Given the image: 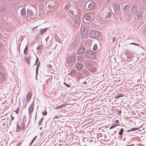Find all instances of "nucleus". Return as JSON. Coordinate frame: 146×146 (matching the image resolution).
Masks as SVG:
<instances>
[{"mask_svg": "<svg viewBox=\"0 0 146 146\" xmlns=\"http://www.w3.org/2000/svg\"><path fill=\"white\" fill-rule=\"evenodd\" d=\"M92 13H87L86 14L84 17V19H85L86 22H90L92 19Z\"/></svg>", "mask_w": 146, "mask_h": 146, "instance_id": "nucleus-1", "label": "nucleus"}, {"mask_svg": "<svg viewBox=\"0 0 146 146\" xmlns=\"http://www.w3.org/2000/svg\"><path fill=\"white\" fill-rule=\"evenodd\" d=\"M75 57L74 56H70L67 60V63L69 64H73L75 62Z\"/></svg>", "mask_w": 146, "mask_h": 146, "instance_id": "nucleus-2", "label": "nucleus"}, {"mask_svg": "<svg viewBox=\"0 0 146 146\" xmlns=\"http://www.w3.org/2000/svg\"><path fill=\"white\" fill-rule=\"evenodd\" d=\"M88 30L87 29H84L82 32H81V35L82 38H85L88 37Z\"/></svg>", "mask_w": 146, "mask_h": 146, "instance_id": "nucleus-3", "label": "nucleus"}, {"mask_svg": "<svg viewBox=\"0 0 146 146\" xmlns=\"http://www.w3.org/2000/svg\"><path fill=\"white\" fill-rule=\"evenodd\" d=\"M87 56L90 58L94 59L95 57V53L92 51H88L87 54Z\"/></svg>", "mask_w": 146, "mask_h": 146, "instance_id": "nucleus-4", "label": "nucleus"}, {"mask_svg": "<svg viewBox=\"0 0 146 146\" xmlns=\"http://www.w3.org/2000/svg\"><path fill=\"white\" fill-rule=\"evenodd\" d=\"M99 34V33L98 31H93L91 33L90 35L92 38H96L98 36Z\"/></svg>", "mask_w": 146, "mask_h": 146, "instance_id": "nucleus-5", "label": "nucleus"}, {"mask_svg": "<svg viewBox=\"0 0 146 146\" xmlns=\"http://www.w3.org/2000/svg\"><path fill=\"white\" fill-rule=\"evenodd\" d=\"M34 107V103L32 102L31 104L30 105L29 107V113L31 115L32 114V113L33 110V109Z\"/></svg>", "mask_w": 146, "mask_h": 146, "instance_id": "nucleus-6", "label": "nucleus"}, {"mask_svg": "<svg viewBox=\"0 0 146 146\" xmlns=\"http://www.w3.org/2000/svg\"><path fill=\"white\" fill-rule=\"evenodd\" d=\"M124 54L127 56V57L128 58H132L133 56V53L129 51H126L124 53Z\"/></svg>", "mask_w": 146, "mask_h": 146, "instance_id": "nucleus-7", "label": "nucleus"}, {"mask_svg": "<svg viewBox=\"0 0 146 146\" xmlns=\"http://www.w3.org/2000/svg\"><path fill=\"white\" fill-rule=\"evenodd\" d=\"M32 93L31 92H29L27 94L26 98V101L28 102L30 100L32 96Z\"/></svg>", "mask_w": 146, "mask_h": 146, "instance_id": "nucleus-8", "label": "nucleus"}, {"mask_svg": "<svg viewBox=\"0 0 146 146\" xmlns=\"http://www.w3.org/2000/svg\"><path fill=\"white\" fill-rule=\"evenodd\" d=\"M96 6V4L95 2L93 1L91 2L88 5V8L90 9H94Z\"/></svg>", "mask_w": 146, "mask_h": 146, "instance_id": "nucleus-9", "label": "nucleus"}, {"mask_svg": "<svg viewBox=\"0 0 146 146\" xmlns=\"http://www.w3.org/2000/svg\"><path fill=\"white\" fill-rule=\"evenodd\" d=\"M84 48L82 47L80 48L77 51V54H82L85 51Z\"/></svg>", "mask_w": 146, "mask_h": 146, "instance_id": "nucleus-10", "label": "nucleus"}, {"mask_svg": "<svg viewBox=\"0 0 146 146\" xmlns=\"http://www.w3.org/2000/svg\"><path fill=\"white\" fill-rule=\"evenodd\" d=\"M76 66L77 67V69L78 70H80L82 69L83 67L82 64L79 62H78L76 64Z\"/></svg>", "mask_w": 146, "mask_h": 146, "instance_id": "nucleus-11", "label": "nucleus"}, {"mask_svg": "<svg viewBox=\"0 0 146 146\" xmlns=\"http://www.w3.org/2000/svg\"><path fill=\"white\" fill-rule=\"evenodd\" d=\"M66 104H62V105H60L58 106H56L55 108L56 110H58V109H61V108H64V107L66 106Z\"/></svg>", "mask_w": 146, "mask_h": 146, "instance_id": "nucleus-12", "label": "nucleus"}, {"mask_svg": "<svg viewBox=\"0 0 146 146\" xmlns=\"http://www.w3.org/2000/svg\"><path fill=\"white\" fill-rule=\"evenodd\" d=\"M30 58L29 57H25L24 58L25 61H26L28 64H29Z\"/></svg>", "mask_w": 146, "mask_h": 146, "instance_id": "nucleus-13", "label": "nucleus"}, {"mask_svg": "<svg viewBox=\"0 0 146 146\" xmlns=\"http://www.w3.org/2000/svg\"><path fill=\"white\" fill-rule=\"evenodd\" d=\"M27 13L29 16H31L33 15V12L31 10H27Z\"/></svg>", "mask_w": 146, "mask_h": 146, "instance_id": "nucleus-14", "label": "nucleus"}, {"mask_svg": "<svg viewBox=\"0 0 146 146\" xmlns=\"http://www.w3.org/2000/svg\"><path fill=\"white\" fill-rule=\"evenodd\" d=\"M16 131L17 132H18L20 131L21 127L20 125H17L16 126Z\"/></svg>", "mask_w": 146, "mask_h": 146, "instance_id": "nucleus-15", "label": "nucleus"}, {"mask_svg": "<svg viewBox=\"0 0 146 146\" xmlns=\"http://www.w3.org/2000/svg\"><path fill=\"white\" fill-rule=\"evenodd\" d=\"M83 59V57L82 56H78L77 58L78 60L80 62H82Z\"/></svg>", "mask_w": 146, "mask_h": 146, "instance_id": "nucleus-16", "label": "nucleus"}, {"mask_svg": "<svg viewBox=\"0 0 146 146\" xmlns=\"http://www.w3.org/2000/svg\"><path fill=\"white\" fill-rule=\"evenodd\" d=\"M47 30V28H46L43 29L40 31V34L41 35H42Z\"/></svg>", "mask_w": 146, "mask_h": 146, "instance_id": "nucleus-17", "label": "nucleus"}, {"mask_svg": "<svg viewBox=\"0 0 146 146\" xmlns=\"http://www.w3.org/2000/svg\"><path fill=\"white\" fill-rule=\"evenodd\" d=\"M137 6L135 5H133L131 8V11H137L136 8H137Z\"/></svg>", "mask_w": 146, "mask_h": 146, "instance_id": "nucleus-18", "label": "nucleus"}, {"mask_svg": "<svg viewBox=\"0 0 146 146\" xmlns=\"http://www.w3.org/2000/svg\"><path fill=\"white\" fill-rule=\"evenodd\" d=\"M42 45H39L37 48V49L38 51H41L42 50Z\"/></svg>", "mask_w": 146, "mask_h": 146, "instance_id": "nucleus-19", "label": "nucleus"}, {"mask_svg": "<svg viewBox=\"0 0 146 146\" xmlns=\"http://www.w3.org/2000/svg\"><path fill=\"white\" fill-rule=\"evenodd\" d=\"M118 125L117 124H113L112 125H111L110 127H109V129H111L113 128H114L115 127L117 126Z\"/></svg>", "mask_w": 146, "mask_h": 146, "instance_id": "nucleus-20", "label": "nucleus"}, {"mask_svg": "<svg viewBox=\"0 0 146 146\" xmlns=\"http://www.w3.org/2000/svg\"><path fill=\"white\" fill-rule=\"evenodd\" d=\"M111 15V13L110 12H109L108 13L106 17V18H109L110 17Z\"/></svg>", "mask_w": 146, "mask_h": 146, "instance_id": "nucleus-21", "label": "nucleus"}, {"mask_svg": "<svg viewBox=\"0 0 146 146\" xmlns=\"http://www.w3.org/2000/svg\"><path fill=\"white\" fill-rule=\"evenodd\" d=\"M98 48L96 44H95L93 46V50L95 51L97 50Z\"/></svg>", "mask_w": 146, "mask_h": 146, "instance_id": "nucleus-22", "label": "nucleus"}, {"mask_svg": "<svg viewBox=\"0 0 146 146\" xmlns=\"http://www.w3.org/2000/svg\"><path fill=\"white\" fill-rule=\"evenodd\" d=\"M28 48L27 46L26 47L24 51V53L25 55H27V54Z\"/></svg>", "mask_w": 146, "mask_h": 146, "instance_id": "nucleus-23", "label": "nucleus"}, {"mask_svg": "<svg viewBox=\"0 0 146 146\" xmlns=\"http://www.w3.org/2000/svg\"><path fill=\"white\" fill-rule=\"evenodd\" d=\"M25 123L23 122H22L21 126L22 129H23L25 128Z\"/></svg>", "mask_w": 146, "mask_h": 146, "instance_id": "nucleus-24", "label": "nucleus"}, {"mask_svg": "<svg viewBox=\"0 0 146 146\" xmlns=\"http://www.w3.org/2000/svg\"><path fill=\"white\" fill-rule=\"evenodd\" d=\"M123 131V128H121L119 132V134L120 135H121L122 134Z\"/></svg>", "mask_w": 146, "mask_h": 146, "instance_id": "nucleus-25", "label": "nucleus"}, {"mask_svg": "<svg viewBox=\"0 0 146 146\" xmlns=\"http://www.w3.org/2000/svg\"><path fill=\"white\" fill-rule=\"evenodd\" d=\"M21 14L22 15H24L25 13V10L24 9H22L21 10Z\"/></svg>", "mask_w": 146, "mask_h": 146, "instance_id": "nucleus-26", "label": "nucleus"}, {"mask_svg": "<svg viewBox=\"0 0 146 146\" xmlns=\"http://www.w3.org/2000/svg\"><path fill=\"white\" fill-rule=\"evenodd\" d=\"M123 96V94H119L118 96L115 97V98H117L122 97Z\"/></svg>", "mask_w": 146, "mask_h": 146, "instance_id": "nucleus-27", "label": "nucleus"}, {"mask_svg": "<svg viewBox=\"0 0 146 146\" xmlns=\"http://www.w3.org/2000/svg\"><path fill=\"white\" fill-rule=\"evenodd\" d=\"M37 137V136H36V137H35L32 140L31 142V143H30V145H31V144H32V143H33L34 142V141L36 139V138Z\"/></svg>", "mask_w": 146, "mask_h": 146, "instance_id": "nucleus-28", "label": "nucleus"}, {"mask_svg": "<svg viewBox=\"0 0 146 146\" xmlns=\"http://www.w3.org/2000/svg\"><path fill=\"white\" fill-rule=\"evenodd\" d=\"M75 73V71L74 70H72L70 72V74L72 75H73Z\"/></svg>", "mask_w": 146, "mask_h": 146, "instance_id": "nucleus-29", "label": "nucleus"}, {"mask_svg": "<svg viewBox=\"0 0 146 146\" xmlns=\"http://www.w3.org/2000/svg\"><path fill=\"white\" fill-rule=\"evenodd\" d=\"M42 113L43 115H47V112L46 111H44L42 112Z\"/></svg>", "mask_w": 146, "mask_h": 146, "instance_id": "nucleus-30", "label": "nucleus"}, {"mask_svg": "<svg viewBox=\"0 0 146 146\" xmlns=\"http://www.w3.org/2000/svg\"><path fill=\"white\" fill-rule=\"evenodd\" d=\"M138 129V128H132L131 129V131H134Z\"/></svg>", "mask_w": 146, "mask_h": 146, "instance_id": "nucleus-31", "label": "nucleus"}, {"mask_svg": "<svg viewBox=\"0 0 146 146\" xmlns=\"http://www.w3.org/2000/svg\"><path fill=\"white\" fill-rule=\"evenodd\" d=\"M62 115H61L60 116H56L55 117H54V119H56V118H59L60 117V116H61V117H62Z\"/></svg>", "mask_w": 146, "mask_h": 146, "instance_id": "nucleus-32", "label": "nucleus"}, {"mask_svg": "<svg viewBox=\"0 0 146 146\" xmlns=\"http://www.w3.org/2000/svg\"><path fill=\"white\" fill-rule=\"evenodd\" d=\"M130 44H133V45H136V46H139L138 45V44L136 43H134V42L131 43Z\"/></svg>", "mask_w": 146, "mask_h": 146, "instance_id": "nucleus-33", "label": "nucleus"}, {"mask_svg": "<svg viewBox=\"0 0 146 146\" xmlns=\"http://www.w3.org/2000/svg\"><path fill=\"white\" fill-rule=\"evenodd\" d=\"M64 84L67 87H70V86L68 84H66L65 82H64Z\"/></svg>", "mask_w": 146, "mask_h": 146, "instance_id": "nucleus-34", "label": "nucleus"}, {"mask_svg": "<svg viewBox=\"0 0 146 146\" xmlns=\"http://www.w3.org/2000/svg\"><path fill=\"white\" fill-rule=\"evenodd\" d=\"M21 144V143H17L16 146H19Z\"/></svg>", "mask_w": 146, "mask_h": 146, "instance_id": "nucleus-35", "label": "nucleus"}, {"mask_svg": "<svg viewBox=\"0 0 146 146\" xmlns=\"http://www.w3.org/2000/svg\"><path fill=\"white\" fill-rule=\"evenodd\" d=\"M38 60H39V58H37L36 59V62H35V64H36V63L38 62Z\"/></svg>", "mask_w": 146, "mask_h": 146, "instance_id": "nucleus-36", "label": "nucleus"}, {"mask_svg": "<svg viewBox=\"0 0 146 146\" xmlns=\"http://www.w3.org/2000/svg\"><path fill=\"white\" fill-rule=\"evenodd\" d=\"M19 111V110L18 109L17 110H15V111L16 113L18 114V113Z\"/></svg>", "mask_w": 146, "mask_h": 146, "instance_id": "nucleus-37", "label": "nucleus"}, {"mask_svg": "<svg viewBox=\"0 0 146 146\" xmlns=\"http://www.w3.org/2000/svg\"><path fill=\"white\" fill-rule=\"evenodd\" d=\"M40 66V64H38L37 65V69H36V71H37V70H38V67L39 66Z\"/></svg>", "mask_w": 146, "mask_h": 146, "instance_id": "nucleus-38", "label": "nucleus"}, {"mask_svg": "<svg viewBox=\"0 0 146 146\" xmlns=\"http://www.w3.org/2000/svg\"><path fill=\"white\" fill-rule=\"evenodd\" d=\"M11 117L12 118V120H13L14 119V117H13L12 115H11Z\"/></svg>", "mask_w": 146, "mask_h": 146, "instance_id": "nucleus-39", "label": "nucleus"}, {"mask_svg": "<svg viewBox=\"0 0 146 146\" xmlns=\"http://www.w3.org/2000/svg\"><path fill=\"white\" fill-rule=\"evenodd\" d=\"M115 122L117 123V124H118V123L119 122V121L118 120H116L115 121Z\"/></svg>", "mask_w": 146, "mask_h": 146, "instance_id": "nucleus-40", "label": "nucleus"}, {"mask_svg": "<svg viewBox=\"0 0 146 146\" xmlns=\"http://www.w3.org/2000/svg\"><path fill=\"white\" fill-rule=\"evenodd\" d=\"M38 1H43L44 0H38Z\"/></svg>", "mask_w": 146, "mask_h": 146, "instance_id": "nucleus-41", "label": "nucleus"}]
</instances>
